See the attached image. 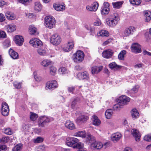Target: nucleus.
<instances>
[{
    "label": "nucleus",
    "instance_id": "nucleus-31",
    "mask_svg": "<svg viewBox=\"0 0 151 151\" xmlns=\"http://www.w3.org/2000/svg\"><path fill=\"white\" fill-rule=\"evenodd\" d=\"M5 16L7 19L9 20H14L15 18L14 15L9 12H7L6 13Z\"/></svg>",
    "mask_w": 151,
    "mask_h": 151
},
{
    "label": "nucleus",
    "instance_id": "nucleus-33",
    "mask_svg": "<svg viewBox=\"0 0 151 151\" xmlns=\"http://www.w3.org/2000/svg\"><path fill=\"white\" fill-rule=\"evenodd\" d=\"M29 33L31 35H35L37 32V28L33 25L29 26Z\"/></svg>",
    "mask_w": 151,
    "mask_h": 151
},
{
    "label": "nucleus",
    "instance_id": "nucleus-41",
    "mask_svg": "<svg viewBox=\"0 0 151 151\" xmlns=\"http://www.w3.org/2000/svg\"><path fill=\"white\" fill-rule=\"evenodd\" d=\"M19 2L25 6H27L32 1V0H17Z\"/></svg>",
    "mask_w": 151,
    "mask_h": 151
},
{
    "label": "nucleus",
    "instance_id": "nucleus-29",
    "mask_svg": "<svg viewBox=\"0 0 151 151\" xmlns=\"http://www.w3.org/2000/svg\"><path fill=\"white\" fill-rule=\"evenodd\" d=\"M65 126L67 128L70 130L73 129L75 128L74 124L72 122L69 121L66 122L65 124Z\"/></svg>",
    "mask_w": 151,
    "mask_h": 151
},
{
    "label": "nucleus",
    "instance_id": "nucleus-56",
    "mask_svg": "<svg viewBox=\"0 0 151 151\" xmlns=\"http://www.w3.org/2000/svg\"><path fill=\"white\" fill-rule=\"evenodd\" d=\"M144 139L147 141H151V134L145 136L144 138Z\"/></svg>",
    "mask_w": 151,
    "mask_h": 151
},
{
    "label": "nucleus",
    "instance_id": "nucleus-10",
    "mask_svg": "<svg viewBox=\"0 0 151 151\" xmlns=\"http://www.w3.org/2000/svg\"><path fill=\"white\" fill-rule=\"evenodd\" d=\"M29 43L34 47H38L42 45V42L39 39L36 38L32 39L29 41Z\"/></svg>",
    "mask_w": 151,
    "mask_h": 151
},
{
    "label": "nucleus",
    "instance_id": "nucleus-24",
    "mask_svg": "<svg viewBox=\"0 0 151 151\" xmlns=\"http://www.w3.org/2000/svg\"><path fill=\"white\" fill-rule=\"evenodd\" d=\"M86 139L87 142L89 143L92 146V144H94L95 142L94 137L91 134H88Z\"/></svg>",
    "mask_w": 151,
    "mask_h": 151
},
{
    "label": "nucleus",
    "instance_id": "nucleus-40",
    "mask_svg": "<svg viewBox=\"0 0 151 151\" xmlns=\"http://www.w3.org/2000/svg\"><path fill=\"white\" fill-rule=\"evenodd\" d=\"M112 111L111 109H108L105 113L106 118L107 119H109L112 115Z\"/></svg>",
    "mask_w": 151,
    "mask_h": 151
},
{
    "label": "nucleus",
    "instance_id": "nucleus-13",
    "mask_svg": "<svg viewBox=\"0 0 151 151\" xmlns=\"http://www.w3.org/2000/svg\"><path fill=\"white\" fill-rule=\"evenodd\" d=\"M88 117L86 115H82L78 117L76 119V122L78 124H81L86 122L88 119Z\"/></svg>",
    "mask_w": 151,
    "mask_h": 151
},
{
    "label": "nucleus",
    "instance_id": "nucleus-50",
    "mask_svg": "<svg viewBox=\"0 0 151 151\" xmlns=\"http://www.w3.org/2000/svg\"><path fill=\"white\" fill-rule=\"evenodd\" d=\"M30 113V118L33 121H34L36 120L37 118L38 117L37 114L32 112H31Z\"/></svg>",
    "mask_w": 151,
    "mask_h": 151
},
{
    "label": "nucleus",
    "instance_id": "nucleus-42",
    "mask_svg": "<svg viewBox=\"0 0 151 151\" xmlns=\"http://www.w3.org/2000/svg\"><path fill=\"white\" fill-rule=\"evenodd\" d=\"M109 9L108 8L102 7L101 13L102 15H106L109 12Z\"/></svg>",
    "mask_w": 151,
    "mask_h": 151
},
{
    "label": "nucleus",
    "instance_id": "nucleus-1",
    "mask_svg": "<svg viewBox=\"0 0 151 151\" xmlns=\"http://www.w3.org/2000/svg\"><path fill=\"white\" fill-rule=\"evenodd\" d=\"M119 20V18L118 14L115 13L111 14L109 19L106 20V24L110 27H113L115 26Z\"/></svg>",
    "mask_w": 151,
    "mask_h": 151
},
{
    "label": "nucleus",
    "instance_id": "nucleus-34",
    "mask_svg": "<svg viewBox=\"0 0 151 151\" xmlns=\"http://www.w3.org/2000/svg\"><path fill=\"white\" fill-rule=\"evenodd\" d=\"M103 146L102 143L100 142H95L94 144H92V147L97 149H100Z\"/></svg>",
    "mask_w": 151,
    "mask_h": 151
},
{
    "label": "nucleus",
    "instance_id": "nucleus-9",
    "mask_svg": "<svg viewBox=\"0 0 151 151\" xmlns=\"http://www.w3.org/2000/svg\"><path fill=\"white\" fill-rule=\"evenodd\" d=\"M58 86V84L56 81L54 80L51 82H48L46 83L45 88L53 90Z\"/></svg>",
    "mask_w": 151,
    "mask_h": 151
},
{
    "label": "nucleus",
    "instance_id": "nucleus-59",
    "mask_svg": "<svg viewBox=\"0 0 151 151\" xmlns=\"http://www.w3.org/2000/svg\"><path fill=\"white\" fill-rule=\"evenodd\" d=\"M68 89L69 92L73 93V92L75 89V87L74 86L69 87H68Z\"/></svg>",
    "mask_w": 151,
    "mask_h": 151
},
{
    "label": "nucleus",
    "instance_id": "nucleus-48",
    "mask_svg": "<svg viewBox=\"0 0 151 151\" xmlns=\"http://www.w3.org/2000/svg\"><path fill=\"white\" fill-rule=\"evenodd\" d=\"M130 3L133 5H139L141 2V0H129Z\"/></svg>",
    "mask_w": 151,
    "mask_h": 151
},
{
    "label": "nucleus",
    "instance_id": "nucleus-6",
    "mask_svg": "<svg viewBox=\"0 0 151 151\" xmlns=\"http://www.w3.org/2000/svg\"><path fill=\"white\" fill-rule=\"evenodd\" d=\"M9 109L8 104L4 102L2 103L1 113L4 116H7L9 114Z\"/></svg>",
    "mask_w": 151,
    "mask_h": 151
},
{
    "label": "nucleus",
    "instance_id": "nucleus-3",
    "mask_svg": "<svg viewBox=\"0 0 151 151\" xmlns=\"http://www.w3.org/2000/svg\"><path fill=\"white\" fill-rule=\"evenodd\" d=\"M55 22V19L53 17L47 16L45 18L44 25L46 27L51 29L54 26Z\"/></svg>",
    "mask_w": 151,
    "mask_h": 151
},
{
    "label": "nucleus",
    "instance_id": "nucleus-12",
    "mask_svg": "<svg viewBox=\"0 0 151 151\" xmlns=\"http://www.w3.org/2000/svg\"><path fill=\"white\" fill-rule=\"evenodd\" d=\"M77 77L80 80H88L89 79V74L86 71L79 73L78 74Z\"/></svg>",
    "mask_w": 151,
    "mask_h": 151
},
{
    "label": "nucleus",
    "instance_id": "nucleus-30",
    "mask_svg": "<svg viewBox=\"0 0 151 151\" xmlns=\"http://www.w3.org/2000/svg\"><path fill=\"white\" fill-rule=\"evenodd\" d=\"M145 21L146 22L149 21L151 18V12L149 11H146L144 12Z\"/></svg>",
    "mask_w": 151,
    "mask_h": 151
},
{
    "label": "nucleus",
    "instance_id": "nucleus-14",
    "mask_svg": "<svg viewBox=\"0 0 151 151\" xmlns=\"http://www.w3.org/2000/svg\"><path fill=\"white\" fill-rule=\"evenodd\" d=\"M114 52L111 49H109L104 51L102 53V56L106 58H110L111 57Z\"/></svg>",
    "mask_w": 151,
    "mask_h": 151
},
{
    "label": "nucleus",
    "instance_id": "nucleus-55",
    "mask_svg": "<svg viewBox=\"0 0 151 151\" xmlns=\"http://www.w3.org/2000/svg\"><path fill=\"white\" fill-rule=\"evenodd\" d=\"M14 85L16 88L20 89L21 88V83H20L15 82L14 83Z\"/></svg>",
    "mask_w": 151,
    "mask_h": 151
},
{
    "label": "nucleus",
    "instance_id": "nucleus-28",
    "mask_svg": "<svg viewBox=\"0 0 151 151\" xmlns=\"http://www.w3.org/2000/svg\"><path fill=\"white\" fill-rule=\"evenodd\" d=\"M109 67L111 69H113L115 68L116 70H118L121 68L122 66L118 65L115 62H112L109 65Z\"/></svg>",
    "mask_w": 151,
    "mask_h": 151
},
{
    "label": "nucleus",
    "instance_id": "nucleus-27",
    "mask_svg": "<svg viewBox=\"0 0 151 151\" xmlns=\"http://www.w3.org/2000/svg\"><path fill=\"white\" fill-rule=\"evenodd\" d=\"M53 7L55 10L58 11H63L65 9V6L60 4H54Z\"/></svg>",
    "mask_w": 151,
    "mask_h": 151
},
{
    "label": "nucleus",
    "instance_id": "nucleus-7",
    "mask_svg": "<svg viewBox=\"0 0 151 151\" xmlns=\"http://www.w3.org/2000/svg\"><path fill=\"white\" fill-rule=\"evenodd\" d=\"M79 141V139L76 138L68 137L66 139V144L68 146L73 147V146L75 145Z\"/></svg>",
    "mask_w": 151,
    "mask_h": 151
},
{
    "label": "nucleus",
    "instance_id": "nucleus-25",
    "mask_svg": "<svg viewBox=\"0 0 151 151\" xmlns=\"http://www.w3.org/2000/svg\"><path fill=\"white\" fill-rule=\"evenodd\" d=\"M132 117L134 119L138 118L139 116V114L137 110L135 109H132L131 111Z\"/></svg>",
    "mask_w": 151,
    "mask_h": 151
},
{
    "label": "nucleus",
    "instance_id": "nucleus-49",
    "mask_svg": "<svg viewBox=\"0 0 151 151\" xmlns=\"http://www.w3.org/2000/svg\"><path fill=\"white\" fill-rule=\"evenodd\" d=\"M3 45L5 48H6L9 47L10 45V40L9 39L6 40L3 42Z\"/></svg>",
    "mask_w": 151,
    "mask_h": 151
},
{
    "label": "nucleus",
    "instance_id": "nucleus-35",
    "mask_svg": "<svg viewBox=\"0 0 151 151\" xmlns=\"http://www.w3.org/2000/svg\"><path fill=\"white\" fill-rule=\"evenodd\" d=\"M109 35V33L107 31L102 30L100 31L99 33H98V36H101L102 37L108 36Z\"/></svg>",
    "mask_w": 151,
    "mask_h": 151
},
{
    "label": "nucleus",
    "instance_id": "nucleus-47",
    "mask_svg": "<svg viewBox=\"0 0 151 151\" xmlns=\"http://www.w3.org/2000/svg\"><path fill=\"white\" fill-rule=\"evenodd\" d=\"M123 3L121 1H117L112 3L114 7L115 8H119L121 6Z\"/></svg>",
    "mask_w": 151,
    "mask_h": 151
},
{
    "label": "nucleus",
    "instance_id": "nucleus-57",
    "mask_svg": "<svg viewBox=\"0 0 151 151\" xmlns=\"http://www.w3.org/2000/svg\"><path fill=\"white\" fill-rule=\"evenodd\" d=\"M6 36V33L4 31L0 30V38H5Z\"/></svg>",
    "mask_w": 151,
    "mask_h": 151
},
{
    "label": "nucleus",
    "instance_id": "nucleus-45",
    "mask_svg": "<svg viewBox=\"0 0 151 151\" xmlns=\"http://www.w3.org/2000/svg\"><path fill=\"white\" fill-rule=\"evenodd\" d=\"M57 69L54 67L51 66L50 68V73L51 75L54 76L55 75Z\"/></svg>",
    "mask_w": 151,
    "mask_h": 151
},
{
    "label": "nucleus",
    "instance_id": "nucleus-44",
    "mask_svg": "<svg viewBox=\"0 0 151 151\" xmlns=\"http://www.w3.org/2000/svg\"><path fill=\"white\" fill-rule=\"evenodd\" d=\"M123 106L120 102H118L117 104L114 105L113 108L114 110H119L121 108H122Z\"/></svg>",
    "mask_w": 151,
    "mask_h": 151
},
{
    "label": "nucleus",
    "instance_id": "nucleus-61",
    "mask_svg": "<svg viewBox=\"0 0 151 151\" xmlns=\"http://www.w3.org/2000/svg\"><path fill=\"white\" fill-rule=\"evenodd\" d=\"M7 146L5 145H0V151L6 150Z\"/></svg>",
    "mask_w": 151,
    "mask_h": 151
},
{
    "label": "nucleus",
    "instance_id": "nucleus-36",
    "mask_svg": "<svg viewBox=\"0 0 151 151\" xmlns=\"http://www.w3.org/2000/svg\"><path fill=\"white\" fill-rule=\"evenodd\" d=\"M42 5L40 2H37L35 3L34 9L37 12L40 11L42 9Z\"/></svg>",
    "mask_w": 151,
    "mask_h": 151
},
{
    "label": "nucleus",
    "instance_id": "nucleus-46",
    "mask_svg": "<svg viewBox=\"0 0 151 151\" xmlns=\"http://www.w3.org/2000/svg\"><path fill=\"white\" fill-rule=\"evenodd\" d=\"M50 62L49 60H43L41 63V64L44 67H46L50 65Z\"/></svg>",
    "mask_w": 151,
    "mask_h": 151
},
{
    "label": "nucleus",
    "instance_id": "nucleus-26",
    "mask_svg": "<svg viewBox=\"0 0 151 151\" xmlns=\"http://www.w3.org/2000/svg\"><path fill=\"white\" fill-rule=\"evenodd\" d=\"M93 124L96 126H98L101 124V121L98 119L97 116L95 115L92 116V118Z\"/></svg>",
    "mask_w": 151,
    "mask_h": 151
},
{
    "label": "nucleus",
    "instance_id": "nucleus-17",
    "mask_svg": "<svg viewBox=\"0 0 151 151\" xmlns=\"http://www.w3.org/2000/svg\"><path fill=\"white\" fill-rule=\"evenodd\" d=\"M15 43L19 46H22L24 41L23 37L19 35H16L14 38Z\"/></svg>",
    "mask_w": 151,
    "mask_h": 151
},
{
    "label": "nucleus",
    "instance_id": "nucleus-60",
    "mask_svg": "<svg viewBox=\"0 0 151 151\" xmlns=\"http://www.w3.org/2000/svg\"><path fill=\"white\" fill-rule=\"evenodd\" d=\"M87 29L88 30H89L90 35L93 36L94 34V30L93 28L92 27H87Z\"/></svg>",
    "mask_w": 151,
    "mask_h": 151
},
{
    "label": "nucleus",
    "instance_id": "nucleus-18",
    "mask_svg": "<svg viewBox=\"0 0 151 151\" xmlns=\"http://www.w3.org/2000/svg\"><path fill=\"white\" fill-rule=\"evenodd\" d=\"M131 133L132 135L134 137L136 141H138L140 137V133L139 131L136 129H133L131 131Z\"/></svg>",
    "mask_w": 151,
    "mask_h": 151
},
{
    "label": "nucleus",
    "instance_id": "nucleus-52",
    "mask_svg": "<svg viewBox=\"0 0 151 151\" xmlns=\"http://www.w3.org/2000/svg\"><path fill=\"white\" fill-rule=\"evenodd\" d=\"M43 139L41 137H38L36 139H34L33 141L35 143H39L42 142Z\"/></svg>",
    "mask_w": 151,
    "mask_h": 151
},
{
    "label": "nucleus",
    "instance_id": "nucleus-39",
    "mask_svg": "<svg viewBox=\"0 0 151 151\" xmlns=\"http://www.w3.org/2000/svg\"><path fill=\"white\" fill-rule=\"evenodd\" d=\"M126 53V51L125 50L121 51L119 54L118 56V59L119 60H124V55Z\"/></svg>",
    "mask_w": 151,
    "mask_h": 151
},
{
    "label": "nucleus",
    "instance_id": "nucleus-20",
    "mask_svg": "<svg viewBox=\"0 0 151 151\" xmlns=\"http://www.w3.org/2000/svg\"><path fill=\"white\" fill-rule=\"evenodd\" d=\"M121 134L117 132L112 134L111 136V139L114 142L119 140L122 137Z\"/></svg>",
    "mask_w": 151,
    "mask_h": 151
},
{
    "label": "nucleus",
    "instance_id": "nucleus-54",
    "mask_svg": "<svg viewBox=\"0 0 151 151\" xmlns=\"http://www.w3.org/2000/svg\"><path fill=\"white\" fill-rule=\"evenodd\" d=\"M139 88V87L138 86H134L131 90L132 92L133 93H136L138 91Z\"/></svg>",
    "mask_w": 151,
    "mask_h": 151
},
{
    "label": "nucleus",
    "instance_id": "nucleus-51",
    "mask_svg": "<svg viewBox=\"0 0 151 151\" xmlns=\"http://www.w3.org/2000/svg\"><path fill=\"white\" fill-rule=\"evenodd\" d=\"M9 140V138L6 137H3L0 139V143H6Z\"/></svg>",
    "mask_w": 151,
    "mask_h": 151
},
{
    "label": "nucleus",
    "instance_id": "nucleus-53",
    "mask_svg": "<svg viewBox=\"0 0 151 151\" xmlns=\"http://www.w3.org/2000/svg\"><path fill=\"white\" fill-rule=\"evenodd\" d=\"M59 71L61 74H66L67 73L66 69L65 67H62L60 68Z\"/></svg>",
    "mask_w": 151,
    "mask_h": 151
},
{
    "label": "nucleus",
    "instance_id": "nucleus-43",
    "mask_svg": "<svg viewBox=\"0 0 151 151\" xmlns=\"http://www.w3.org/2000/svg\"><path fill=\"white\" fill-rule=\"evenodd\" d=\"M83 147V144L81 142H78L76 144L73 146V148H78V149H80L82 148Z\"/></svg>",
    "mask_w": 151,
    "mask_h": 151
},
{
    "label": "nucleus",
    "instance_id": "nucleus-15",
    "mask_svg": "<svg viewBox=\"0 0 151 151\" xmlns=\"http://www.w3.org/2000/svg\"><path fill=\"white\" fill-rule=\"evenodd\" d=\"M135 28L133 26L129 27L126 28L124 32V35L125 37L128 36L132 34L135 30Z\"/></svg>",
    "mask_w": 151,
    "mask_h": 151
},
{
    "label": "nucleus",
    "instance_id": "nucleus-2",
    "mask_svg": "<svg viewBox=\"0 0 151 151\" xmlns=\"http://www.w3.org/2000/svg\"><path fill=\"white\" fill-rule=\"evenodd\" d=\"M53 120V119L46 116H41L38 119V123L39 127H44L46 124Z\"/></svg>",
    "mask_w": 151,
    "mask_h": 151
},
{
    "label": "nucleus",
    "instance_id": "nucleus-22",
    "mask_svg": "<svg viewBox=\"0 0 151 151\" xmlns=\"http://www.w3.org/2000/svg\"><path fill=\"white\" fill-rule=\"evenodd\" d=\"M103 66H101L99 67L95 66L91 68V73L92 74L97 73L101 71L103 69Z\"/></svg>",
    "mask_w": 151,
    "mask_h": 151
},
{
    "label": "nucleus",
    "instance_id": "nucleus-64",
    "mask_svg": "<svg viewBox=\"0 0 151 151\" xmlns=\"http://www.w3.org/2000/svg\"><path fill=\"white\" fill-rule=\"evenodd\" d=\"M77 100L76 99H74L72 102L71 104V107L73 109L75 107L76 104Z\"/></svg>",
    "mask_w": 151,
    "mask_h": 151
},
{
    "label": "nucleus",
    "instance_id": "nucleus-38",
    "mask_svg": "<svg viewBox=\"0 0 151 151\" xmlns=\"http://www.w3.org/2000/svg\"><path fill=\"white\" fill-rule=\"evenodd\" d=\"M38 54L41 56H45L47 55V52L44 49L39 48L37 50Z\"/></svg>",
    "mask_w": 151,
    "mask_h": 151
},
{
    "label": "nucleus",
    "instance_id": "nucleus-62",
    "mask_svg": "<svg viewBox=\"0 0 151 151\" xmlns=\"http://www.w3.org/2000/svg\"><path fill=\"white\" fill-rule=\"evenodd\" d=\"M5 19V17L3 14L2 13H0V22H3Z\"/></svg>",
    "mask_w": 151,
    "mask_h": 151
},
{
    "label": "nucleus",
    "instance_id": "nucleus-8",
    "mask_svg": "<svg viewBox=\"0 0 151 151\" xmlns=\"http://www.w3.org/2000/svg\"><path fill=\"white\" fill-rule=\"evenodd\" d=\"M131 47L132 51L135 53H140L142 51L141 46L138 43L132 44Z\"/></svg>",
    "mask_w": 151,
    "mask_h": 151
},
{
    "label": "nucleus",
    "instance_id": "nucleus-63",
    "mask_svg": "<svg viewBox=\"0 0 151 151\" xmlns=\"http://www.w3.org/2000/svg\"><path fill=\"white\" fill-rule=\"evenodd\" d=\"M94 24L95 25L99 26L101 24V22L100 20L98 19L94 22Z\"/></svg>",
    "mask_w": 151,
    "mask_h": 151
},
{
    "label": "nucleus",
    "instance_id": "nucleus-4",
    "mask_svg": "<svg viewBox=\"0 0 151 151\" xmlns=\"http://www.w3.org/2000/svg\"><path fill=\"white\" fill-rule=\"evenodd\" d=\"M84 57L83 52L81 50H78L73 54V58L74 62L78 63L82 62L84 59Z\"/></svg>",
    "mask_w": 151,
    "mask_h": 151
},
{
    "label": "nucleus",
    "instance_id": "nucleus-16",
    "mask_svg": "<svg viewBox=\"0 0 151 151\" xmlns=\"http://www.w3.org/2000/svg\"><path fill=\"white\" fill-rule=\"evenodd\" d=\"M99 6V4L97 2H94L91 6L88 5L86 6V9L88 11L96 12Z\"/></svg>",
    "mask_w": 151,
    "mask_h": 151
},
{
    "label": "nucleus",
    "instance_id": "nucleus-19",
    "mask_svg": "<svg viewBox=\"0 0 151 151\" xmlns=\"http://www.w3.org/2000/svg\"><path fill=\"white\" fill-rule=\"evenodd\" d=\"M74 46V44L73 41L68 42L67 45L63 48V50L65 52H68L73 48Z\"/></svg>",
    "mask_w": 151,
    "mask_h": 151
},
{
    "label": "nucleus",
    "instance_id": "nucleus-5",
    "mask_svg": "<svg viewBox=\"0 0 151 151\" xmlns=\"http://www.w3.org/2000/svg\"><path fill=\"white\" fill-rule=\"evenodd\" d=\"M50 41V42L54 45H58L61 42V39L60 36L56 34L53 35L51 37Z\"/></svg>",
    "mask_w": 151,
    "mask_h": 151
},
{
    "label": "nucleus",
    "instance_id": "nucleus-37",
    "mask_svg": "<svg viewBox=\"0 0 151 151\" xmlns=\"http://www.w3.org/2000/svg\"><path fill=\"white\" fill-rule=\"evenodd\" d=\"M22 147V144H17L12 148V151H21Z\"/></svg>",
    "mask_w": 151,
    "mask_h": 151
},
{
    "label": "nucleus",
    "instance_id": "nucleus-32",
    "mask_svg": "<svg viewBox=\"0 0 151 151\" xmlns=\"http://www.w3.org/2000/svg\"><path fill=\"white\" fill-rule=\"evenodd\" d=\"M74 136L85 138L86 136L85 131H79L75 133Z\"/></svg>",
    "mask_w": 151,
    "mask_h": 151
},
{
    "label": "nucleus",
    "instance_id": "nucleus-58",
    "mask_svg": "<svg viewBox=\"0 0 151 151\" xmlns=\"http://www.w3.org/2000/svg\"><path fill=\"white\" fill-rule=\"evenodd\" d=\"M5 133L8 135H10L12 134L11 129L9 128H6L5 130Z\"/></svg>",
    "mask_w": 151,
    "mask_h": 151
},
{
    "label": "nucleus",
    "instance_id": "nucleus-11",
    "mask_svg": "<svg viewBox=\"0 0 151 151\" xmlns=\"http://www.w3.org/2000/svg\"><path fill=\"white\" fill-rule=\"evenodd\" d=\"M130 101V98L124 95L120 96L117 102H120L123 106L127 104V103L129 102Z\"/></svg>",
    "mask_w": 151,
    "mask_h": 151
},
{
    "label": "nucleus",
    "instance_id": "nucleus-23",
    "mask_svg": "<svg viewBox=\"0 0 151 151\" xmlns=\"http://www.w3.org/2000/svg\"><path fill=\"white\" fill-rule=\"evenodd\" d=\"M7 31L9 32H12L15 31L16 29V26L14 24L7 25L5 26Z\"/></svg>",
    "mask_w": 151,
    "mask_h": 151
},
{
    "label": "nucleus",
    "instance_id": "nucleus-21",
    "mask_svg": "<svg viewBox=\"0 0 151 151\" xmlns=\"http://www.w3.org/2000/svg\"><path fill=\"white\" fill-rule=\"evenodd\" d=\"M9 53L11 57L14 59H17L19 58L18 53L11 48L9 50Z\"/></svg>",
    "mask_w": 151,
    "mask_h": 151
}]
</instances>
